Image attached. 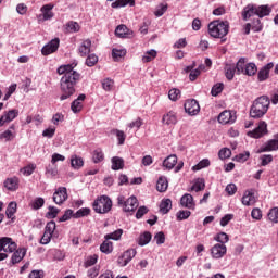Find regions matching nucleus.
Segmentation results:
<instances>
[{
	"label": "nucleus",
	"mask_w": 278,
	"mask_h": 278,
	"mask_svg": "<svg viewBox=\"0 0 278 278\" xmlns=\"http://www.w3.org/2000/svg\"><path fill=\"white\" fill-rule=\"evenodd\" d=\"M111 134H114V136H116L119 146L125 144V139L127 138V136H125V131L119 129H113Z\"/></svg>",
	"instance_id": "nucleus-39"
},
{
	"label": "nucleus",
	"mask_w": 278,
	"mask_h": 278,
	"mask_svg": "<svg viewBox=\"0 0 278 278\" xmlns=\"http://www.w3.org/2000/svg\"><path fill=\"white\" fill-rule=\"evenodd\" d=\"M84 101H86V94L81 93L78 96L77 99H75L71 104V110L74 112V114H77V112H81L84 108Z\"/></svg>",
	"instance_id": "nucleus-16"
},
{
	"label": "nucleus",
	"mask_w": 278,
	"mask_h": 278,
	"mask_svg": "<svg viewBox=\"0 0 278 278\" xmlns=\"http://www.w3.org/2000/svg\"><path fill=\"white\" fill-rule=\"evenodd\" d=\"M53 8H55V5H53L52 3L45 4L43 7H41L40 12L42 13L43 21H51V18L55 16V14L52 11Z\"/></svg>",
	"instance_id": "nucleus-18"
},
{
	"label": "nucleus",
	"mask_w": 278,
	"mask_h": 278,
	"mask_svg": "<svg viewBox=\"0 0 278 278\" xmlns=\"http://www.w3.org/2000/svg\"><path fill=\"white\" fill-rule=\"evenodd\" d=\"M34 170H36V164L30 163L22 168L21 173H23L25 177H29L30 175H34Z\"/></svg>",
	"instance_id": "nucleus-42"
},
{
	"label": "nucleus",
	"mask_w": 278,
	"mask_h": 278,
	"mask_svg": "<svg viewBox=\"0 0 278 278\" xmlns=\"http://www.w3.org/2000/svg\"><path fill=\"white\" fill-rule=\"evenodd\" d=\"M225 255H227V245L216 243L211 248V257H213V260H223Z\"/></svg>",
	"instance_id": "nucleus-9"
},
{
	"label": "nucleus",
	"mask_w": 278,
	"mask_h": 278,
	"mask_svg": "<svg viewBox=\"0 0 278 278\" xmlns=\"http://www.w3.org/2000/svg\"><path fill=\"white\" fill-rule=\"evenodd\" d=\"M190 214H192V212H190V211H179L176 214L177 220H186V219L190 218Z\"/></svg>",
	"instance_id": "nucleus-61"
},
{
	"label": "nucleus",
	"mask_w": 278,
	"mask_h": 278,
	"mask_svg": "<svg viewBox=\"0 0 278 278\" xmlns=\"http://www.w3.org/2000/svg\"><path fill=\"white\" fill-rule=\"evenodd\" d=\"M26 253H27V250L25 249L16 250L11 257L12 264H18V262H21L23 257H25Z\"/></svg>",
	"instance_id": "nucleus-30"
},
{
	"label": "nucleus",
	"mask_w": 278,
	"mask_h": 278,
	"mask_svg": "<svg viewBox=\"0 0 278 278\" xmlns=\"http://www.w3.org/2000/svg\"><path fill=\"white\" fill-rule=\"evenodd\" d=\"M90 214V208L83 207L74 213L73 218H84V216H88Z\"/></svg>",
	"instance_id": "nucleus-54"
},
{
	"label": "nucleus",
	"mask_w": 278,
	"mask_h": 278,
	"mask_svg": "<svg viewBox=\"0 0 278 278\" xmlns=\"http://www.w3.org/2000/svg\"><path fill=\"white\" fill-rule=\"evenodd\" d=\"M162 123L165 125H177V113L175 111H169L163 115Z\"/></svg>",
	"instance_id": "nucleus-22"
},
{
	"label": "nucleus",
	"mask_w": 278,
	"mask_h": 278,
	"mask_svg": "<svg viewBox=\"0 0 278 278\" xmlns=\"http://www.w3.org/2000/svg\"><path fill=\"white\" fill-rule=\"evenodd\" d=\"M273 9L268 5H256V16L258 18H264V16H269Z\"/></svg>",
	"instance_id": "nucleus-26"
},
{
	"label": "nucleus",
	"mask_w": 278,
	"mask_h": 278,
	"mask_svg": "<svg viewBox=\"0 0 278 278\" xmlns=\"http://www.w3.org/2000/svg\"><path fill=\"white\" fill-rule=\"evenodd\" d=\"M123 256L126 263L129 264V262H131V260L136 257V250L135 249L128 250L123 253Z\"/></svg>",
	"instance_id": "nucleus-56"
},
{
	"label": "nucleus",
	"mask_w": 278,
	"mask_h": 278,
	"mask_svg": "<svg viewBox=\"0 0 278 278\" xmlns=\"http://www.w3.org/2000/svg\"><path fill=\"white\" fill-rule=\"evenodd\" d=\"M55 222L54 220H51L49 222L46 227H45V232L50 235V236H53L54 231H55Z\"/></svg>",
	"instance_id": "nucleus-59"
},
{
	"label": "nucleus",
	"mask_w": 278,
	"mask_h": 278,
	"mask_svg": "<svg viewBox=\"0 0 278 278\" xmlns=\"http://www.w3.org/2000/svg\"><path fill=\"white\" fill-rule=\"evenodd\" d=\"M185 112L189 114V116H197L201 112V106L199 105V102L194 99L187 100L185 102Z\"/></svg>",
	"instance_id": "nucleus-10"
},
{
	"label": "nucleus",
	"mask_w": 278,
	"mask_h": 278,
	"mask_svg": "<svg viewBox=\"0 0 278 278\" xmlns=\"http://www.w3.org/2000/svg\"><path fill=\"white\" fill-rule=\"evenodd\" d=\"M255 73H257V66H255L254 63H249L245 65L243 75H248L249 77H252V75H255Z\"/></svg>",
	"instance_id": "nucleus-41"
},
{
	"label": "nucleus",
	"mask_w": 278,
	"mask_h": 278,
	"mask_svg": "<svg viewBox=\"0 0 278 278\" xmlns=\"http://www.w3.org/2000/svg\"><path fill=\"white\" fill-rule=\"evenodd\" d=\"M92 49V41L90 39H85L78 48V53L81 58L90 55V50Z\"/></svg>",
	"instance_id": "nucleus-15"
},
{
	"label": "nucleus",
	"mask_w": 278,
	"mask_h": 278,
	"mask_svg": "<svg viewBox=\"0 0 278 278\" xmlns=\"http://www.w3.org/2000/svg\"><path fill=\"white\" fill-rule=\"evenodd\" d=\"M269 108L270 98H268V96H261L256 98L250 108L251 118H263L264 116H266Z\"/></svg>",
	"instance_id": "nucleus-2"
},
{
	"label": "nucleus",
	"mask_w": 278,
	"mask_h": 278,
	"mask_svg": "<svg viewBox=\"0 0 278 278\" xmlns=\"http://www.w3.org/2000/svg\"><path fill=\"white\" fill-rule=\"evenodd\" d=\"M125 5H136V1L134 0H116L112 2L111 7L112 8H125Z\"/></svg>",
	"instance_id": "nucleus-35"
},
{
	"label": "nucleus",
	"mask_w": 278,
	"mask_h": 278,
	"mask_svg": "<svg viewBox=\"0 0 278 278\" xmlns=\"http://www.w3.org/2000/svg\"><path fill=\"white\" fill-rule=\"evenodd\" d=\"M173 210V201L170 199L162 200L160 204L161 214H168Z\"/></svg>",
	"instance_id": "nucleus-29"
},
{
	"label": "nucleus",
	"mask_w": 278,
	"mask_h": 278,
	"mask_svg": "<svg viewBox=\"0 0 278 278\" xmlns=\"http://www.w3.org/2000/svg\"><path fill=\"white\" fill-rule=\"evenodd\" d=\"M151 238H152L151 232L146 231L142 235H140L138 244L140 247H144V245L149 244V242H151Z\"/></svg>",
	"instance_id": "nucleus-36"
},
{
	"label": "nucleus",
	"mask_w": 278,
	"mask_h": 278,
	"mask_svg": "<svg viewBox=\"0 0 278 278\" xmlns=\"http://www.w3.org/2000/svg\"><path fill=\"white\" fill-rule=\"evenodd\" d=\"M268 219L271 223H278V207H274L268 213Z\"/></svg>",
	"instance_id": "nucleus-58"
},
{
	"label": "nucleus",
	"mask_w": 278,
	"mask_h": 278,
	"mask_svg": "<svg viewBox=\"0 0 278 278\" xmlns=\"http://www.w3.org/2000/svg\"><path fill=\"white\" fill-rule=\"evenodd\" d=\"M225 88V85L223 83H217L212 87L211 94L212 97H218L220 92H223V89Z\"/></svg>",
	"instance_id": "nucleus-46"
},
{
	"label": "nucleus",
	"mask_w": 278,
	"mask_h": 278,
	"mask_svg": "<svg viewBox=\"0 0 278 278\" xmlns=\"http://www.w3.org/2000/svg\"><path fill=\"white\" fill-rule=\"evenodd\" d=\"M208 34L212 38H225L229 34V22L228 21H213L208 24Z\"/></svg>",
	"instance_id": "nucleus-3"
},
{
	"label": "nucleus",
	"mask_w": 278,
	"mask_h": 278,
	"mask_svg": "<svg viewBox=\"0 0 278 278\" xmlns=\"http://www.w3.org/2000/svg\"><path fill=\"white\" fill-rule=\"evenodd\" d=\"M43 138H53L55 136V127H49L42 131Z\"/></svg>",
	"instance_id": "nucleus-63"
},
{
	"label": "nucleus",
	"mask_w": 278,
	"mask_h": 278,
	"mask_svg": "<svg viewBox=\"0 0 278 278\" xmlns=\"http://www.w3.org/2000/svg\"><path fill=\"white\" fill-rule=\"evenodd\" d=\"M18 245L10 237L0 238V262L8 260V253H14Z\"/></svg>",
	"instance_id": "nucleus-4"
},
{
	"label": "nucleus",
	"mask_w": 278,
	"mask_h": 278,
	"mask_svg": "<svg viewBox=\"0 0 278 278\" xmlns=\"http://www.w3.org/2000/svg\"><path fill=\"white\" fill-rule=\"evenodd\" d=\"M216 242H219V244H227L229 242V235L226 232H219L215 237Z\"/></svg>",
	"instance_id": "nucleus-49"
},
{
	"label": "nucleus",
	"mask_w": 278,
	"mask_h": 278,
	"mask_svg": "<svg viewBox=\"0 0 278 278\" xmlns=\"http://www.w3.org/2000/svg\"><path fill=\"white\" fill-rule=\"evenodd\" d=\"M154 240L156 241V244H164V242H166V236L160 231L154 236Z\"/></svg>",
	"instance_id": "nucleus-64"
},
{
	"label": "nucleus",
	"mask_w": 278,
	"mask_h": 278,
	"mask_svg": "<svg viewBox=\"0 0 278 278\" xmlns=\"http://www.w3.org/2000/svg\"><path fill=\"white\" fill-rule=\"evenodd\" d=\"M127 55V50L125 49H116L112 50V56L115 61H118L119 58H125Z\"/></svg>",
	"instance_id": "nucleus-44"
},
{
	"label": "nucleus",
	"mask_w": 278,
	"mask_h": 278,
	"mask_svg": "<svg viewBox=\"0 0 278 278\" xmlns=\"http://www.w3.org/2000/svg\"><path fill=\"white\" fill-rule=\"evenodd\" d=\"M97 62H99V56H97L96 54H89L88 58L86 59V64L88 66H94Z\"/></svg>",
	"instance_id": "nucleus-62"
},
{
	"label": "nucleus",
	"mask_w": 278,
	"mask_h": 278,
	"mask_svg": "<svg viewBox=\"0 0 278 278\" xmlns=\"http://www.w3.org/2000/svg\"><path fill=\"white\" fill-rule=\"evenodd\" d=\"M81 29V27L79 26V23L71 21L67 22L65 25V30L67 31V34H77V31H79Z\"/></svg>",
	"instance_id": "nucleus-32"
},
{
	"label": "nucleus",
	"mask_w": 278,
	"mask_h": 278,
	"mask_svg": "<svg viewBox=\"0 0 278 278\" xmlns=\"http://www.w3.org/2000/svg\"><path fill=\"white\" fill-rule=\"evenodd\" d=\"M56 73L63 75L60 81L62 92L60 101H66V99H71L75 94V86H77L80 75L71 64L61 65Z\"/></svg>",
	"instance_id": "nucleus-1"
},
{
	"label": "nucleus",
	"mask_w": 278,
	"mask_h": 278,
	"mask_svg": "<svg viewBox=\"0 0 278 278\" xmlns=\"http://www.w3.org/2000/svg\"><path fill=\"white\" fill-rule=\"evenodd\" d=\"M255 192L253 189L247 190L242 197V203L244 205H255Z\"/></svg>",
	"instance_id": "nucleus-20"
},
{
	"label": "nucleus",
	"mask_w": 278,
	"mask_h": 278,
	"mask_svg": "<svg viewBox=\"0 0 278 278\" xmlns=\"http://www.w3.org/2000/svg\"><path fill=\"white\" fill-rule=\"evenodd\" d=\"M0 140H4V142H11V140H14V132L12 130L8 129L4 132L0 134Z\"/></svg>",
	"instance_id": "nucleus-48"
},
{
	"label": "nucleus",
	"mask_w": 278,
	"mask_h": 278,
	"mask_svg": "<svg viewBox=\"0 0 278 278\" xmlns=\"http://www.w3.org/2000/svg\"><path fill=\"white\" fill-rule=\"evenodd\" d=\"M201 190H205V179L198 178L188 192H201Z\"/></svg>",
	"instance_id": "nucleus-27"
},
{
	"label": "nucleus",
	"mask_w": 278,
	"mask_h": 278,
	"mask_svg": "<svg viewBox=\"0 0 278 278\" xmlns=\"http://www.w3.org/2000/svg\"><path fill=\"white\" fill-rule=\"evenodd\" d=\"M251 16H257L255 4H248L242 11L243 21H249Z\"/></svg>",
	"instance_id": "nucleus-21"
},
{
	"label": "nucleus",
	"mask_w": 278,
	"mask_h": 278,
	"mask_svg": "<svg viewBox=\"0 0 278 278\" xmlns=\"http://www.w3.org/2000/svg\"><path fill=\"white\" fill-rule=\"evenodd\" d=\"M207 166H210V161L207 159H203L192 167V170H202V168H207Z\"/></svg>",
	"instance_id": "nucleus-55"
},
{
	"label": "nucleus",
	"mask_w": 278,
	"mask_h": 278,
	"mask_svg": "<svg viewBox=\"0 0 278 278\" xmlns=\"http://www.w3.org/2000/svg\"><path fill=\"white\" fill-rule=\"evenodd\" d=\"M249 157H251V153H249V151H245L244 153H240L238 155L235 156V162H241L244 163L247 162V160H249Z\"/></svg>",
	"instance_id": "nucleus-57"
},
{
	"label": "nucleus",
	"mask_w": 278,
	"mask_h": 278,
	"mask_svg": "<svg viewBox=\"0 0 278 278\" xmlns=\"http://www.w3.org/2000/svg\"><path fill=\"white\" fill-rule=\"evenodd\" d=\"M53 202L56 205H64L65 201L68 200V191L66 187H59L53 193Z\"/></svg>",
	"instance_id": "nucleus-7"
},
{
	"label": "nucleus",
	"mask_w": 278,
	"mask_h": 278,
	"mask_svg": "<svg viewBox=\"0 0 278 278\" xmlns=\"http://www.w3.org/2000/svg\"><path fill=\"white\" fill-rule=\"evenodd\" d=\"M225 75L226 78L231 81V79H233L236 76V65L227 63L225 65Z\"/></svg>",
	"instance_id": "nucleus-34"
},
{
	"label": "nucleus",
	"mask_w": 278,
	"mask_h": 278,
	"mask_svg": "<svg viewBox=\"0 0 278 278\" xmlns=\"http://www.w3.org/2000/svg\"><path fill=\"white\" fill-rule=\"evenodd\" d=\"M123 236V229H117L114 232L104 236V240H119Z\"/></svg>",
	"instance_id": "nucleus-38"
},
{
	"label": "nucleus",
	"mask_w": 278,
	"mask_h": 278,
	"mask_svg": "<svg viewBox=\"0 0 278 278\" xmlns=\"http://www.w3.org/2000/svg\"><path fill=\"white\" fill-rule=\"evenodd\" d=\"M278 150V139H271L267 141L257 153H266L268 151H277Z\"/></svg>",
	"instance_id": "nucleus-19"
},
{
	"label": "nucleus",
	"mask_w": 278,
	"mask_h": 278,
	"mask_svg": "<svg viewBox=\"0 0 278 278\" xmlns=\"http://www.w3.org/2000/svg\"><path fill=\"white\" fill-rule=\"evenodd\" d=\"M157 58V51L155 50H150L147 51V53L142 56L143 62H151L152 60H155Z\"/></svg>",
	"instance_id": "nucleus-47"
},
{
	"label": "nucleus",
	"mask_w": 278,
	"mask_h": 278,
	"mask_svg": "<svg viewBox=\"0 0 278 278\" xmlns=\"http://www.w3.org/2000/svg\"><path fill=\"white\" fill-rule=\"evenodd\" d=\"M236 113H232L231 111H224L218 115V123L222 125H231L236 123Z\"/></svg>",
	"instance_id": "nucleus-12"
},
{
	"label": "nucleus",
	"mask_w": 278,
	"mask_h": 278,
	"mask_svg": "<svg viewBox=\"0 0 278 278\" xmlns=\"http://www.w3.org/2000/svg\"><path fill=\"white\" fill-rule=\"evenodd\" d=\"M156 190H157L159 192H166V190H168V179H166V177L161 176V177L157 179V182H156Z\"/></svg>",
	"instance_id": "nucleus-31"
},
{
	"label": "nucleus",
	"mask_w": 278,
	"mask_h": 278,
	"mask_svg": "<svg viewBox=\"0 0 278 278\" xmlns=\"http://www.w3.org/2000/svg\"><path fill=\"white\" fill-rule=\"evenodd\" d=\"M58 214H60V208H58L55 206H49L46 217L47 218H56Z\"/></svg>",
	"instance_id": "nucleus-51"
},
{
	"label": "nucleus",
	"mask_w": 278,
	"mask_h": 278,
	"mask_svg": "<svg viewBox=\"0 0 278 278\" xmlns=\"http://www.w3.org/2000/svg\"><path fill=\"white\" fill-rule=\"evenodd\" d=\"M4 188L11 192L18 190V178H8L7 181H4Z\"/></svg>",
	"instance_id": "nucleus-25"
},
{
	"label": "nucleus",
	"mask_w": 278,
	"mask_h": 278,
	"mask_svg": "<svg viewBox=\"0 0 278 278\" xmlns=\"http://www.w3.org/2000/svg\"><path fill=\"white\" fill-rule=\"evenodd\" d=\"M177 166V155L172 154L163 161V167L167 170H173Z\"/></svg>",
	"instance_id": "nucleus-23"
},
{
	"label": "nucleus",
	"mask_w": 278,
	"mask_h": 278,
	"mask_svg": "<svg viewBox=\"0 0 278 278\" xmlns=\"http://www.w3.org/2000/svg\"><path fill=\"white\" fill-rule=\"evenodd\" d=\"M18 116V110L13 109L10 110L9 112H4V114L0 117V127H3L5 123H12L14 118Z\"/></svg>",
	"instance_id": "nucleus-13"
},
{
	"label": "nucleus",
	"mask_w": 278,
	"mask_h": 278,
	"mask_svg": "<svg viewBox=\"0 0 278 278\" xmlns=\"http://www.w3.org/2000/svg\"><path fill=\"white\" fill-rule=\"evenodd\" d=\"M71 166L75 170H79L84 166V159L77 156V155H72L71 157Z\"/></svg>",
	"instance_id": "nucleus-33"
},
{
	"label": "nucleus",
	"mask_w": 278,
	"mask_h": 278,
	"mask_svg": "<svg viewBox=\"0 0 278 278\" xmlns=\"http://www.w3.org/2000/svg\"><path fill=\"white\" fill-rule=\"evenodd\" d=\"M103 160H105V155L103 154V150L97 149L93 152L92 161L94 162V164H99L100 162H103Z\"/></svg>",
	"instance_id": "nucleus-40"
},
{
	"label": "nucleus",
	"mask_w": 278,
	"mask_h": 278,
	"mask_svg": "<svg viewBox=\"0 0 278 278\" xmlns=\"http://www.w3.org/2000/svg\"><path fill=\"white\" fill-rule=\"evenodd\" d=\"M181 207H186L187 210H194L195 203L192 194L186 193L180 198Z\"/></svg>",
	"instance_id": "nucleus-14"
},
{
	"label": "nucleus",
	"mask_w": 278,
	"mask_h": 278,
	"mask_svg": "<svg viewBox=\"0 0 278 278\" xmlns=\"http://www.w3.org/2000/svg\"><path fill=\"white\" fill-rule=\"evenodd\" d=\"M100 251L101 253H105V255H110L114 251V243L105 239L100 245Z\"/></svg>",
	"instance_id": "nucleus-28"
},
{
	"label": "nucleus",
	"mask_w": 278,
	"mask_h": 278,
	"mask_svg": "<svg viewBox=\"0 0 278 278\" xmlns=\"http://www.w3.org/2000/svg\"><path fill=\"white\" fill-rule=\"evenodd\" d=\"M219 160H227L228 157H231V150L228 148H223L219 153Z\"/></svg>",
	"instance_id": "nucleus-60"
},
{
	"label": "nucleus",
	"mask_w": 278,
	"mask_h": 278,
	"mask_svg": "<svg viewBox=\"0 0 278 278\" xmlns=\"http://www.w3.org/2000/svg\"><path fill=\"white\" fill-rule=\"evenodd\" d=\"M73 216H75V213H73V210L67 208L63 216L59 218V223H66V220H71V218H73Z\"/></svg>",
	"instance_id": "nucleus-52"
},
{
	"label": "nucleus",
	"mask_w": 278,
	"mask_h": 278,
	"mask_svg": "<svg viewBox=\"0 0 278 278\" xmlns=\"http://www.w3.org/2000/svg\"><path fill=\"white\" fill-rule=\"evenodd\" d=\"M16 207H17L16 202H11L8 205L7 211H5L8 218H12L14 216V214H16Z\"/></svg>",
	"instance_id": "nucleus-45"
},
{
	"label": "nucleus",
	"mask_w": 278,
	"mask_h": 278,
	"mask_svg": "<svg viewBox=\"0 0 278 278\" xmlns=\"http://www.w3.org/2000/svg\"><path fill=\"white\" fill-rule=\"evenodd\" d=\"M60 49V38H54L50 42H48L41 49L42 55H51V53H55Z\"/></svg>",
	"instance_id": "nucleus-11"
},
{
	"label": "nucleus",
	"mask_w": 278,
	"mask_h": 278,
	"mask_svg": "<svg viewBox=\"0 0 278 278\" xmlns=\"http://www.w3.org/2000/svg\"><path fill=\"white\" fill-rule=\"evenodd\" d=\"M168 98L170 101H178L181 98V90L173 88L168 92Z\"/></svg>",
	"instance_id": "nucleus-43"
},
{
	"label": "nucleus",
	"mask_w": 278,
	"mask_h": 278,
	"mask_svg": "<svg viewBox=\"0 0 278 278\" xmlns=\"http://www.w3.org/2000/svg\"><path fill=\"white\" fill-rule=\"evenodd\" d=\"M235 68L239 75L240 74L244 75V71L247 68V59L244 58L239 59Z\"/></svg>",
	"instance_id": "nucleus-37"
},
{
	"label": "nucleus",
	"mask_w": 278,
	"mask_h": 278,
	"mask_svg": "<svg viewBox=\"0 0 278 278\" xmlns=\"http://www.w3.org/2000/svg\"><path fill=\"white\" fill-rule=\"evenodd\" d=\"M45 205V199L43 198H36L31 203L30 207L31 210H40Z\"/></svg>",
	"instance_id": "nucleus-50"
},
{
	"label": "nucleus",
	"mask_w": 278,
	"mask_h": 278,
	"mask_svg": "<svg viewBox=\"0 0 278 278\" xmlns=\"http://www.w3.org/2000/svg\"><path fill=\"white\" fill-rule=\"evenodd\" d=\"M115 36L118 38H131V36H134V30H130L126 25L122 24L116 27Z\"/></svg>",
	"instance_id": "nucleus-17"
},
{
	"label": "nucleus",
	"mask_w": 278,
	"mask_h": 278,
	"mask_svg": "<svg viewBox=\"0 0 278 278\" xmlns=\"http://www.w3.org/2000/svg\"><path fill=\"white\" fill-rule=\"evenodd\" d=\"M112 162V170H123L125 168V160L121 156H113L111 159Z\"/></svg>",
	"instance_id": "nucleus-24"
},
{
	"label": "nucleus",
	"mask_w": 278,
	"mask_h": 278,
	"mask_svg": "<svg viewBox=\"0 0 278 278\" xmlns=\"http://www.w3.org/2000/svg\"><path fill=\"white\" fill-rule=\"evenodd\" d=\"M117 204L123 207L124 212H136L138 210V198L131 195L126 200L125 195H119L117 198Z\"/></svg>",
	"instance_id": "nucleus-6"
},
{
	"label": "nucleus",
	"mask_w": 278,
	"mask_h": 278,
	"mask_svg": "<svg viewBox=\"0 0 278 278\" xmlns=\"http://www.w3.org/2000/svg\"><path fill=\"white\" fill-rule=\"evenodd\" d=\"M102 88L103 90H105L106 92L112 91V88H114V81L110 78H105L102 80Z\"/></svg>",
	"instance_id": "nucleus-53"
},
{
	"label": "nucleus",
	"mask_w": 278,
	"mask_h": 278,
	"mask_svg": "<svg viewBox=\"0 0 278 278\" xmlns=\"http://www.w3.org/2000/svg\"><path fill=\"white\" fill-rule=\"evenodd\" d=\"M92 207L97 214H108L112 210V199L108 195H100L93 201Z\"/></svg>",
	"instance_id": "nucleus-5"
},
{
	"label": "nucleus",
	"mask_w": 278,
	"mask_h": 278,
	"mask_svg": "<svg viewBox=\"0 0 278 278\" xmlns=\"http://www.w3.org/2000/svg\"><path fill=\"white\" fill-rule=\"evenodd\" d=\"M265 134H268V124L266 122L261 121L258 123V126L254 130L248 131L249 138H262V136H265Z\"/></svg>",
	"instance_id": "nucleus-8"
}]
</instances>
